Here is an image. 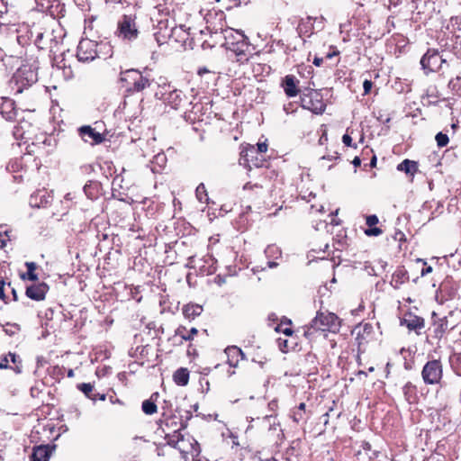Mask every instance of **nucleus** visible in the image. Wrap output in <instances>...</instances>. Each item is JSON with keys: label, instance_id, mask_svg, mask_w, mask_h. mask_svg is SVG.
I'll list each match as a JSON object with an SVG mask.
<instances>
[{"label": "nucleus", "instance_id": "c756f323", "mask_svg": "<svg viewBox=\"0 0 461 461\" xmlns=\"http://www.w3.org/2000/svg\"><path fill=\"white\" fill-rule=\"evenodd\" d=\"M174 382L179 386H185L189 382V371L185 367L176 369L173 375Z\"/></svg>", "mask_w": 461, "mask_h": 461}, {"label": "nucleus", "instance_id": "c03bdc74", "mask_svg": "<svg viewBox=\"0 0 461 461\" xmlns=\"http://www.w3.org/2000/svg\"><path fill=\"white\" fill-rule=\"evenodd\" d=\"M4 330L8 336H14L19 332L20 326L16 323H7L4 327Z\"/></svg>", "mask_w": 461, "mask_h": 461}, {"label": "nucleus", "instance_id": "e2e57ef3", "mask_svg": "<svg viewBox=\"0 0 461 461\" xmlns=\"http://www.w3.org/2000/svg\"><path fill=\"white\" fill-rule=\"evenodd\" d=\"M339 52L337 50H334L332 52H329L326 54L325 59H330L335 56H338Z\"/></svg>", "mask_w": 461, "mask_h": 461}, {"label": "nucleus", "instance_id": "20e7f679", "mask_svg": "<svg viewBox=\"0 0 461 461\" xmlns=\"http://www.w3.org/2000/svg\"><path fill=\"white\" fill-rule=\"evenodd\" d=\"M301 106L315 114H322L326 109L323 96L320 90L306 88L300 96Z\"/></svg>", "mask_w": 461, "mask_h": 461}, {"label": "nucleus", "instance_id": "5701e85b", "mask_svg": "<svg viewBox=\"0 0 461 461\" xmlns=\"http://www.w3.org/2000/svg\"><path fill=\"white\" fill-rule=\"evenodd\" d=\"M225 353L228 357V364L233 367L238 366L240 359L245 358V354L243 351L236 346L228 347L225 349Z\"/></svg>", "mask_w": 461, "mask_h": 461}, {"label": "nucleus", "instance_id": "ea45409f", "mask_svg": "<svg viewBox=\"0 0 461 461\" xmlns=\"http://www.w3.org/2000/svg\"><path fill=\"white\" fill-rule=\"evenodd\" d=\"M182 441H184V436L180 432L176 431L174 435L168 437L167 444L184 452L182 447L179 445Z\"/></svg>", "mask_w": 461, "mask_h": 461}, {"label": "nucleus", "instance_id": "338daca9", "mask_svg": "<svg viewBox=\"0 0 461 461\" xmlns=\"http://www.w3.org/2000/svg\"><path fill=\"white\" fill-rule=\"evenodd\" d=\"M322 62H323V59H322V58L315 57V58L313 59V62H312V63H313L315 66L319 67V66H321V63H322Z\"/></svg>", "mask_w": 461, "mask_h": 461}, {"label": "nucleus", "instance_id": "ddd939ff", "mask_svg": "<svg viewBox=\"0 0 461 461\" xmlns=\"http://www.w3.org/2000/svg\"><path fill=\"white\" fill-rule=\"evenodd\" d=\"M250 46L249 38L246 36L226 50L233 52L238 61L243 62L248 61L251 55Z\"/></svg>", "mask_w": 461, "mask_h": 461}, {"label": "nucleus", "instance_id": "052dcab7", "mask_svg": "<svg viewBox=\"0 0 461 461\" xmlns=\"http://www.w3.org/2000/svg\"><path fill=\"white\" fill-rule=\"evenodd\" d=\"M7 13V3L4 0H0V14H5Z\"/></svg>", "mask_w": 461, "mask_h": 461}, {"label": "nucleus", "instance_id": "1a4fd4ad", "mask_svg": "<svg viewBox=\"0 0 461 461\" xmlns=\"http://www.w3.org/2000/svg\"><path fill=\"white\" fill-rule=\"evenodd\" d=\"M134 14H124L118 22L119 36L129 41L138 37L139 31L136 25Z\"/></svg>", "mask_w": 461, "mask_h": 461}, {"label": "nucleus", "instance_id": "5fc2aeb1", "mask_svg": "<svg viewBox=\"0 0 461 461\" xmlns=\"http://www.w3.org/2000/svg\"><path fill=\"white\" fill-rule=\"evenodd\" d=\"M296 109V106L292 102H289L288 104L284 105V111L286 114L294 113Z\"/></svg>", "mask_w": 461, "mask_h": 461}, {"label": "nucleus", "instance_id": "473e14b6", "mask_svg": "<svg viewBox=\"0 0 461 461\" xmlns=\"http://www.w3.org/2000/svg\"><path fill=\"white\" fill-rule=\"evenodd\" d=\"M158 396V393H154L151 395L150 399L143 401V402L141 404V410L145 414L152 415L157 412L158 408H157L156 403L153 401V397L157 398Z\"/></svg>", "mask_w": 461, "mask_h": 461}, {"label": "nucleus", "instance_id": "c9c22d12", "mask_svg": "<svg viewBox=\"0 0 461 461\" xmlns=\"http://www.w3.org/2000/svg\"><path fill=\"white\" fill-rule=\"evenodd\" d=\"M25 267L27 268V272L21 276L22 279H28L30 281H37L38 275L35 273L37 269V264L35 262H26Z\"/></svg>", "mask_w": 461, "mask_h": 461}, {"label": "nucleus", "instance_id": "4be33fe9", "mask_svg": "<svg viewBox=\"0 0 461 461\" xmlns=\"http://www.w3.org/2000/svg\"><path fill=\"white\" fill-rule=\"evenodd\" d=\"M86 196L92 200H97L102 193V184L98 181L90 180L83 187Z\"/></svg>", "mask_w": 461, "mask_h": 461}, {"label": "nucleus", "instance_id": "bb28decb", "mask_svg": "<svg viewBox=\"0 0 461 461\" xmlns=\"http://www.w3.org/2000/svg\"><path fill=\"white\" fill-rule=\"evenodd\" d=\"M402 393L405 400L410 403L413 404L418 402L417 387L411 382H407L402 387Z\"/></svg>", "mask_w": 461, "mask_h": 461}, {"label": "nucleus", "instance_id": "6ab92c4d", "mask_svg": "<svg viewBox=\"0 0 461 461\" xmlns=\"http://www.w3.org/2000/svg\"><path fill=\"white\" fill-rule=\"evenodd\" d=\"M298 84L299 80L294 75H286L282 79L281 86L287 97H294L301 92Z\"/></svg>", "mask_w": 461, "mask_h": 461}, {"label": "nucleus", "instance_id": "2f4dec72", "mask_svg": "<svg viewBox=\"0 0 461 461\" xmlns=\"http://www.w3.org/2000/svg\"><path fill=\"white\" fill-rule=\"evenodd\" d=\"M167 161V158L165 153H158L157 155L154 156L151 161L153 165L151 170L154 173L160 172L166 167Z\"/></svg>", "mask_w": 461, "mask_h": 461}, {"label": "nucleus", "instance_id": "6e6552de", "mask_svg": "<svg viewBox=\"0 0 461 461\" xmlns=\"http://www.w3.org/2000/svg\"><path fill=\"white\" fill-rule=\"evenodd\" d=\"M339 327V317L331 312H318L314 319L310 322L309 329L316 330L335 331Z\"/></svg>", "mask_w": 461, "mask_h": 461}, {"label": "nucleus", "instance_id": "0eeeda50", "mask_svg": "<svg viewBox=\"0 0 461 461\" xmlns=\"http://www.w3.org/2000/svg\"><path fill=\"white\" fill-rule=\"evenodd\" d=\"M421 377L427 385L439 384L443 377V365L439 359L428 361L422 367Z\"/></svg>", "mask_w": 461, "mask_h": 461}, {"label": "nucleus", "instance_id": "de8ad7c7", "mask_svg": "<svg viewBox=\"0 0 461 461\" xmlns=\"http://www.w3.org/2000/svg\"><path fill=\"white\" fill-rule=\"evenodd\" d=\"M193 417L192 412L190 411H185V415H181V429H185L187 427V422Z\"/></svg>", "mask_w": 461, "mask_h": 461}, {"label": "nucleus", "instance_id": "c85d7f7f", "mask_svg": "<svg viewBox=\"0 0 461 461\" xmlns=\"http://www.w3.org/2000/svg\"><path fill=\"white\" fill-rule=\"evenodd\" d=\"M397 170L413 176L418 171V162L406 158L397 165Z\"/></svg>", "mask_w": 461, "mask_h": 461}, {"label": "nucleus", "instance_id": "0e129e2a", "mask_svg": "<svg viewBox=\"0 0 461 461\" xmlns=\"http://www.w3.org/2000/svg\"><path fill=\"white\" fill-rule=\"evenodd\" d=\"M402 3V0H388V6L396 7Z\"/></svg>", "mask_w": 461, "mask_h": 461}, {"label": "nucleus", "instance_id": "2eb2a0df", "mask_svg": "<svg viewBox=\"0 0 461 461\" xmlns=\"http://www.w3.org/2000/svg\"><path fill=\"white\" fill-rule=\"evenodd\" d=\"M53 200L52 191L39 189L30 196V205L32 207L41 208L50 204Z\"/></svg>", "mask_w": 461, "mask_h": 461}, {"label": "nucleus", "instance_id": "58836bf2", "mask_svg": "<svg viewBox=\"0 0 461 461\" xmlns=\"http://www.w3.org/2000/svg\"><path fill=\"white\" fill-rule=\"evenodd\" d=\"M9 360L10 363L14 364V366L10 367V369L14 370L15 374H21L23 372V364H22V358L19 355L9 352Z\"/></svg>", "mask_w": 461, "mask_h": 461}, {"label": "nucleus", "instance_id": "864d4df0", "mask_svg": "<svg viewBox=\"0 0 461 461\" xmlns=\"http://www.w3.org/2000/svg\"><path fill=\"white\" fill-rule=\"evenodd\" d=\"M342 142L347 147H353L355 149L357 148V145L352 143V138L348 134H344L342 136Z\"/></svg>", "mask_w": 461, "mask_h": 461}, {"label": "nucleus", "instance_id": "680f3d73", "mask_svg": "<svg viewBox=\"0 0 461 461\" xmlns=\"http://www.w3.org/2000/svg\"><path fill=\"white\" fill-rule=\"evenodd\" d=\"M431 272H432V267L431 266H427V267H423L421 269L420 275H421V276H426V275H428V274H429Z\"/></svg>", "mask_w": 461, "mask_h": 461}, {"label": "nucleus", "instance_id": "a18cd8bd", "mask_svg": "<svg viewBox=\"0 0 461 461\" xmlns=\"http://www.w3.org/2000/svg\"><path fill=\"white\" fill-rule=\"evenodd\" d=\"M448 86L456 93H461V77H456L449 81Z\"/></svg>", "mask_w": 461, "mask_h": 461}, {"label": "nucleus", "instance_id": "bf43d9fd", "mask_svg": "<svg viewBox=\"0 0 461 461\" xmlns=\"http://www.w3.org/2000/svg\"><path fill=\"white\" fill-rule=\"evenodd\" d=\"M5 282L4 280H0V298L6 302V295L5 294Z\"/></svg>", "mask_w": 461, "mask_h": 461}, {"label": "nucleus", "instance_id": "e433bc0d", "mask_svg": "<svg viewBox=\"0 0 461 461\" xmlns=\"http://www.w3.org/2000/svg\"><path fill=\"white\" fill-rule=\"evenodd\" d=\"M24 32H23V30L18 31V35L16 36V41L19 45L25 46L30 44L31 42H33L34 36H31V33L28 32V30L30 28L26 27L24 28Z\"/></svg>", "mask_w": 461, "mask_h": 461}, {"label": "nucleus", "instance_id": "49530a36", "mask_svg": "<svg viewBox=\"0 0 461 461\" xmlns=\"http://www.w3.org/2000/svg\"><path fill=\"white\" fill-rule=\"evenodd\" d=\"M382 230L378 227L373 226L365 230V234L368 237H377L382 234Z\"/></svg>", "mask_w": 461, "mask_h": 461}, {"label": "nucleus", "instance_id": "f8f14e48", "mask_svg": "<svg viewBox=\"0 0 461 461\" xmlns=\"http://www.w3.org/2000/svg\"><path fill=\"white\" fill-rule=\"evenodd\" d=\"M431 329H432V337L437 339H441L446 333V331L449 329V324L447 321V317H439L436 312H432L431 313ZM454 326L450 328L453 330Z\"/></svg>", "mask_w": 461, "mask_h": 461}, {"label": "nucleus", "instance_id": "603ef678", "mask_svg": "<svg viewBox=\"0 0 461 461\" xmlns=\"http://www.w3.org/2000/svg\"><path fill=\"white\" fill-rule=\"evenodd\" d=\"M122 181V178L119 176H116L113 182H112V192H113V196H115V191H116V185H118L119 187H121V182Z\"/></svg>", "mask_w": 461, "mask_h": 461}, {"label": "nucleus", "instance_id": "a878e982", "mask_svg": "<svg viewBox=\"0 0 461 461\" xmlns=\"http://www.w3.org/2000/svg\"><path fill=\"white\" fill-rule=\"evenodd\" d=\"M409 281L408 271L404 267H399L392 276V284H394V288H399L402 284Z\"/></svg>", "mask_w": 461, "mask_h": 461}, {"label": "nucleus", "instance_id": "f704fd0d", "mask_svg": "<svg viewBox=\"0 0 461 461\" xmlns=\"http://www.w3.org/2000/svg\"><path fill=\"white\" fill-rule=\"evenodd\" d=\"M312 18L308 16L306 19H301L297 26V32L301 36L306 33H312Z\"/></svg>", "mask_w": 461, "mask_h": 461}, {"label": "nucleus", "instance_id": "7c9ffc66", "mask_svg": "<svg viewBox=\"0 0 461 461\" xmlns=\"http://www.w3.org/2000/svg\"><path fill=\"white\" fill-rule=\"evenodd\" d=\"M412 4L413 7L417 10L418 14L434 10V2L431 0H413Z\"/></svg>", "mask_w": 461, "mask_h": 461}, {"label": "nucleus", "instance_id": "dca6fc26", "mask_svg": "<svg viewBox=\"0 0 461 461\" xmlns=\"http://www.w3.org/2000/svg\"><path fill=\"white\" fill-rule=\"evenodd\" d=\"M79 136L86 142H90L91 145L100 144L104 140V137L100 132H97L90 125H84L78 129Z\"/></svg>", "mask_w": 461, "mask_h": 461}, {"label": "nucleus", "instance_id": "79ce46f5", "mask_svg": "<svg viewBox=\"0 0 461 461\" xmlns=\"http://www.w3.org/2000/svg\"><path fill=\"white\" fill-rule=\"evenodd\" d=\"M440 294L442 296L445 297V300H450L453 299L456 296V289H449L447 290V284H442L439 289Z\"/></svg>", "mask_w": 461, "mask_h": 461}, {"label": "nucleus", "instance_id": "f3484780", "mask_svg": "<svg viewBox=\"0 0 461 461\" xmlns=\"http://www.w3.org/2000/svg\"><path fill=\"white\" fill-rule=\"evenodd\" d=\"M48 291L49 285L44 282H41L28 285L26 287L25 294L32 300L41 301L45 298Z\"/></svg>", "mask_w": 461, "mask_h": 461}, {"label": "nucleus", "instance_id": "aec40b11", "mask_svg": "<svg viewBox=\"0 0 461 461\" xmlns=\"http://www.w3.org/2000/svg\"><path fill=\"white\" fill-rule=\"evenodd\" d=\"M221 34L224 39V41L222 42L221 46L225 49L230 48L235 42L241 41L242 38L246 37L243 32L233 30L232 28L221 29Z\"/></svg>", "mask_w": 461, "mask_h": 461}, {"label": "nucleus", "instance_id": "b1692460", "mask_svg": "<svg viewBox=\"0 0 461 461\" xmlns=\"http://www.w3.org/2000/svg\"><path fill=\"white\" fill-rule=\"evenodd\" d=\"M265 255L269 259L267 266L269 268H275L278 264L275 261L282 257V251L276 244L268 245L265 249Z\"/></svg>", "mask_w": 461, "mask_h": 461}, {"label": "nucleus", "instance_id": "7ed1b4c3", "mask_svg": "<svg viewBox=\"0 0 461 461\" xmlns=\"http://www.w3.org/2000/svg\"><path fill=\"white\" fill-rule=\"evenodd\" d=\"M106 50V53L111 50L109 43H97L89 39H82L77 46V58L80 62H90L98 57V52Z\"/></svg>", "mask_w": 461, "mask_h": 461}, {"label": "nucleus", "instance_id": "72a5a7b5", "mask_svg": "<svg viewBox=\"0 0 461 461\" xmlns=\"http://www.w3.org/2000/svg\"><path fill=\"white\" fill-rule=\"evenodd\" d=\"M198 333L196 328H192L189 332H186V329L184 326H179L175 331V337H180L182 340H192L194 336Z\"/></svg>", "mask_w": 461, "mask_h": 461}, {"label": "nucleus", "instance_id": "f03ea898", "mask_svg": "<svg viewBox=\"0 0 461 461\" xmlns=\"http://www.w3.org/2000/svg\"><path fill=\"white\" fill-rule=\"evenodd\" d=\"M122 88L128 94L140 93L151 86L153 79L139 69H126L120 73Z\"/></svg>", "mask_w": 461, "mask_h": 461}, {"label": "nucleus", "instance_id": "a19ab883", "mask_svg": "<svg viewBox=\"0 0 461 461\" xmlns=\"http://www.w3.org/2000/svg\"><path fill=\"white\" fill-rule=\"evenodd\" d=\"M195 195L197 199L202 203H209V196L205 188V185L201 183L195 189Z\"/></svg>", "mask_w": 461, "mask_h": 461}, {"label": "nucleus", "instance_id": "13d9d810", "mask_svg": "<svg viewBox=\"0 0 461 461\" xmlns=\"http://www.w3.org/2000/svg\"><path fill=\"white\" fill-rule=\"evenodd\" d=\"M258 155H260L267 150V144L266 142L258 143L256 148Z\"/></svg>", "mask_w": 461, "mask_h": 461}, {"label": "nucleus", "instance_id": "393cba45", "mask_svg": "<svg viewBox=\"0 0 461 461\" xmlns=\"http://www.w3.org/2000/svg\"><path fill=\"white\" fill-rule=\"evenodd\" d=\"M28 32L31 33V36H34L33 43L38 49L44 50L46 48L44 41L45 32H43L41 28L33 25L28 30Z\"/></svg>", "mask_w": 461, "mask_h": 461}, {"label": "nucleus", "instance_id": "09e8293b", "mask_svg": "<svg viewBox=\"0 0 461 461\" xmlns=\"http://www.w3.org/2000/svg\"><path fill=\"white\" fill-rule=\"evenodd\" d=\"M10 357H9V353L6 354V355H3L0 358V369H10L11 366L9 365L10 364V360H9Z\"/></svg>", "mask_w": 461, "mask_h": 461}, {"label": "nucleus", "instance_id": "9b49d317", "mask_svg": "<svg viewBox=\"0 0 461 461\" xmlns=\"http://www.w3.org/2000/svg\"><path fill=\"white\" fill-rule=\"evenodd\" d=\"M400 325L405 326L410 331H414L417 335H420V330L425 327V320L411 312H407L400 319Z\"/></svg>", "mask_w": 461, "mask_h": 461}, {"label": "nucleus", "instance_id": "774afa93", "mask_svg": "<svg viewBox=\"0 0 461 461\" xmlns=\"http://www.w3.org/2000/svg\"><path fill=\"white\" fill-rule=\"evenodd\" d=\"M352 164L354 167H357L361 165V159L359 157H355L353 161H352Z\"/></svg>", "mask_w": 461, "mask_h": 461}, {"label": "nucleus", "instance_id": "3c124183", "mask_svg": "<svg viewBox=\"0 0 461 461\" xmlns=\"http://www.w3.org/2000/svg\"><path fill=\"white\" fill-rule=\"evenodd\" d=\"M39 11H45L50 7L49 0H35Z\"/></svg>", "mask_w": 461, "mask_h": 461}, {"label": "nucleus", "instance_id": "cd10ccee", "mask_svg": "<svg viewBox=\"0 0 461 461\" xmlns=\"http://www.w3.org/2000/svg\"><path fill=\"white\" fill-rule=\"evenodd\" d=\"M182 312L185 318L194 320L195 317L201 315L203 312V307L200 304L188 303L184 305Z\"/></svg>", "mask_w": 461, "mask_h": 461}, {"label": "nucleus", "instance_id": "4c0bfd02", "mask_svg": "<svg viewBox=\"0 0 461 461\" xmlns=\"http://www.w3.org/2000/svg\"><path fill=\"white\" fill-rule=\"evenodd\" d=\"M77 389L81 391L88 399L96 402L97 394H94V386L90 383H82L77 384Z\"/></svg>", "mask_w": 461, "mask_h": 461}, {"label": "nucleus", "instance_id": "4d7b16f0", "mask_svg": "<svg viewBox=\"0 0 461 461\" xmlns=\"http://www.w3.org/2000/svg\"><path fill=\"white\" fill-rule=\"evenodd\" d=\"M303 414L304 412L301 411H294V413H293V420L294 421H295L296 423H299L301 420H303Z\"/></svg>", "mask_w": 461, "mask_h": 461}, {"label": "nucleus", "instance_id": "9d476101", "mask_svg": "<svg viewBox=\"0 0 461 461\" xmlns=\"http://www.w3.org/2000/svg\"><path fill=\"white\" fill-rule=\"evenodd\" d=\"M239 164L251 170L252 167H263L265 166V159L259 158L256 147L249 145L240 151Z\"/></svg>", "mask_w": 461, "mask_h": 461}, {"label": "nucleus", "instance_id": "69168bd1", "mask_svg": "<svg viewBox=\"0 0 461 461\" xmlns=\"http://www.w3.org/2000/svg\"><path fill=\"white\" fill-rule=\"evenodd\" d=\"M13 134L16 140H18L19 138H23V133L20 132V130L18 127L14 128Z\"/></svg>", "mask_w": 461, "mask_h": 461}, {"label": "nucleus", "instance_id": "39448f33", "mask_svg": "<svg viewBox=\"0 0 461 461\" xmlns=\"http://www.w3.org/2000/svg\"><path fill=\"white\" fill-rule=\"evenodd\" d=\"M447 62L444 57V51H438L436 49H429L427 52L421 57L420 64L421 69L426 75L431 72H436L442 68V65Z\"/></svg>", "mask_w": 461, "mask_h": 461}, {"label": "nucleus", "instance_id": "6e6d98bb", "mask_svg": "<svg viewBox=\"0 0 461 461\" xmlns=\"http://www.w3.org/2000/svg\"><path fill=\"white\" fill-rule=\"evenodd\" d=\"M373 86V82L369 79H365L363 82L364 95H367L370 93Z\"/></svg>", "mask_w": 461, "mask_h": 461}, {"label": "nucleus", "instance_id": "412c9836", "mask_svg": "<svg viewBox=\"0 0 461 461\" xmlns=\"http://www.w3.org/2000/svg\"><path fill=\"white\" fill-rule=\"evenodd\" d=\"M55 446L41 445L33 448L31 461H49Z\"/></svg>", "mask_w": 461, "mask_h": 461}, {"label": "nucleus", "instance_id": "423d86ee", "mask_svg": "<svg viewBox=\"0 0 461 461\" xmlns=\"http://www.w3.org/2000/svg\"><path fill=\"white\" fill-rule=\"evenodd\" d=\"M165 92L161 93V99L164 103L174 110H180L185 108L186 105H191L192 102L188 101L187 96L179 89L173 88L171 86H163Z\"/></svg>", "mask_w": 461, "mask_h": 461}, {"label": "nucleus", "instance_id": "37998d69", "mask_svg": "<svg viewBox=\"0 0 461 461\" xmlns=\"http://www.w3.org/2000/svg\"><path fill=\"white\" fill-rule=\"evenodd\" d=\"M435 139H436V141H437V145L439 148L446 147L448 144V142H449L448 136L446 133H443L441 131L437 133Z\"/></svg>", "mask_w": 461, "mask_h": 461}, {"label": "nucleus", "instance_id": "a211bd4d", "mask_svg": "<svg viewBox=\"0 0 461 461\" xmlns=\"http://www.w3.org/2000/svg\"><path fill=\"white\" fill-rule=\"evenodd\" d=\"M0 114L6 121L13 122L16 120L18 110L15 106L14 101L7 97L3 98L0 107Z\"/></svg>", "mask_w": 461, "mask_h": 461}, {"label": "nucleus", "instance_id": "f257e3e1", "mask_svg": "<svg viewBox=\"0 0 461 461\" xmlns=\"http://www.w3.org/2000/svg\"><path fill=\"white\" fill-rule=\"evenodd\" d=\"M39 62L23 64L13 75L9 85L14 95L22 94L38 81Z\"/></svg>", "mask_w": 461, "mask_h": 461}, {"label": "nucleus", "instance_id": "4468645a", "mask_svg": "<svg viewBox=\"0 0 461 461\" xmlns=\"http://www.w3.org/2000/svg\"><path fill=\"white\" fill-rule=\"evenodd\" d=\"M178 29L176 27H168V20H160L158 23L157 31L154 32L153 36L155 41L158 45H162L167 42L168 39H170Z\"/></svg>", "mask_w": 461, "mask_h": 461}, {"label": "nucleus", "instance_id": "8fccbe9b", "mask_svg": "<svg viewBox=\"0 0 461 461\" xmlns=\"http://www.w3.org/2000/svg\"><path fill=\"white\" fill-rule=\"evenodd\" d=\"M378 221H379L378 217L375 214L368 215L366 218V224L368 227L375 226L378 223Z\"/></svg>", "mask_w": 461, "mask_h": 461}]
</instances>
